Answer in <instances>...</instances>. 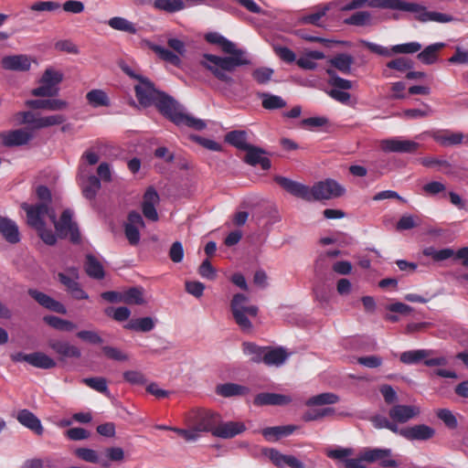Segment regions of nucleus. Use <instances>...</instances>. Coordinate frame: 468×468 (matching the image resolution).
<instances>
[{
	"label": "nucleus",
	"mask_w": 468,
	"mask_h": 468,
	"mask_svg": "<svg viewBox=\"0 0 468 468\" xmlns=\"http://www.w3.org/2000/svg\"><path fill=\"white\" fill-rule=\"evenodd\" d=\"M326 73L330 77V85L337 88L336 90H350L352 88V82L348 80H345L337 76L334 69H327Z\"/></svg>",
	"instance_id": "54"
},
{
	"label": "nucleus",
	"mask_w": 468,
	"mask_h": 468,
	"mask_svg": "<svg viewBox=\"0 0 468 468\" xmlns=\"http://www.w3.org/2000/svg\"><path fill=\"white\" fill-rule=\"evenodd\" d=\"M48 346L58 356L61 360L67 358L79 359L81 356L80 348L68 341L50 339Z\"/></svg>",
	"instance_id": "15"
},
{
	"label": "nucleus",
	"mask_w": 468,
	"mask_h": 468,
	"mask_svg": "<svg viewBox=\"0 0 468 468\" xmlns=\"http://www.w3.org/2000/svg\"><path fill=\"white\" fill-rule=\"evenodd\" d=\"M74 454L79 459L90 463H101V465L104 468H108L110 466V463L107 460H101L99 453L97 451L90 449V448H77L74 451Z\"/></svg>",
	"instance_id": "34"
},
{
	"label": "nucleus",
	"mask_w": 468,
	"mask_h": 468,
	"mask_svg": "<svg viewBox=\"0 0 468 468\" xmlns=\"http://www.w3.org/2000/svg\"><path fill=\"white\" fill-rule=\"evenodd\" d=\"M43 320L46 324L57 330L70 332L76 328V324L72 322L54 315H47Z\"/></svg>",
	"instance_id": "44"
},
{
	"label": "nucleus",
	"mask_w": 468,
	"mask_h": 468,
	"mask_svg": "<svg viewBox=\"0 0 468 468\" xmlns=\"http://www.w3.org/2000/svg\"><path fill=\"white\" fill-rule=\"evenodd\" d=\"M101 188V181L95 176L88 177L87 185L83 186L82 193L85 197L92 199L95 197L97 191Z\"/></svg>",
	"instance_id": "53"
},
{
	"label": "nucleus",
	"mask_w": 468,
	"mask_h": 468,
	"mask_svg": "<svg viewBox=\"0 0 468 468\" xmlns=\"http://www.w3.org/2000/svg\"><path fill=\"white\" fill-rule=\"evenodd\" d=\"M48 218L54 224L56 233L59 239H69L74 244L80 243L81 236L78 224L72 220V212L69 209H65L59 218H57L55 210L49 213Z\"/></svg>",
	"instance_id": "5"
},
{
	"label": "nucleus",
	"mask_w": 468,
	"mask_h": 468,
	"mask_svg": "<svg viewBox=\"0 0 468 468\" xmlns=\"http://www.w3.org/2000/svg\"><path fill=\"white\" fill-rule=\"evenodd\" d=\"M27 224L37 231L39 238L47 245L53 246L57 243V233L55 234L51 229L46 228L43 217H37V211L35 214L33 211L28 212Z\"/></svg>",
	"instance_id": "13"
},
{
	"label": "nucleus",
	"mask_w": 468,
	"mask_h": 468,
	"mask_svg": "<svg viewBox=\"0 0 468 468\" xmlns=\"http://www.w3.org/2000/svg\"><path fill=\"white\" fill-rule=\"evenodd\" d=\"M17 356H23L24 361L37 367L52 368L56 366L55 361L51 357L41 352H36L28 355L17 353Z\"/></svg>",
	"instance_id": "30"
},
{
	"label": "nucleus",
	"mask_w": 468,
	"mask_h": 468,
	"mask_svg": "<svg viewBox=\"0 0 468 468\" xmlns=\"http://www.w3.org/2000/svg\"><path fill=\"white\" fill-rule=\"evenodd\" d=\"M67 437L71 441H80L89 438L90 432L84 428H70L66 431Z\"/></svg>",
	"instance_id": "61"
},
{
	"label": "nucleus",
	"mask_w": 468,
	"mask_h": 468,
	"mask_svg": "<svg viewBox=\"0 0 468 468\" xmlns=\"http://www.w3.org/2000/svg\"><path fill=\"white\" fill-rule=\"evenodd\" d=\"M105 314L109 316H112V318L118 322L126 321L131 314L130 310L125 306H120L113 310L112 308H107L105 310Z\"/></svg>",
	"instance_id": "57"
},
{
	"label": "nucleus",
	"mask_w": 468,
	"mask_h": 468,
	"mask_svg": "<svg viewBox=\"0 0 468 468\" xmlns=\"http://www.w3.org/2000/svg\"><path fill=\"white\" fill-rule=\"evenodd\" d=\"M292 401L290 396L271 392L259 393L254 399L257 406H285Z\"/></svg>",
	"instance_id": "23"
},
{
	"label": "nucleus",
	"mask_w": 468,
	"mask_h": 468,
	"mask_svg": "<svg viewBox=\"0 0 468 468\" xmlns=\"http://www.w3.org/2000/svg\"><path fill=\"white\" fill-rule=\"evenodd\" d=\"M390 449L364 448L357 458L345 460L346 468H366L364 462L373 463L379 462L383 457H390Z\"/></svg>",
	"instance_id": "10"
},
{
	"label": "nucleus",
	"mask_w": 468,
	"mask_h": 468,
	"mask_svg": "<svg viewBox=\"0 0 468 468\" xmlns=\"http://www.w3.org/2000/svg\"><path fill=\"white\" fill-rule=\"evenodd\" d=\"M328 10H329V7L324 6L322 10H320L318 12L302 16L300 18L299 22L301 24H309V25H314L317 27H321L319 20L326 15V12Z\"/></svg>",
	"instance_id": "56"
},
{
	"label": "nucleus",
	"mask_w": 468,
	"mask_h": 468,
	"mask_svg": "<svg viewBox=\"0 0 468 468\" xmlns=\"http://www.w3.org/2000/svg\"><path fill=\"white\" fill-rule=\"evenodd\" d=\"M246 427L243 422L239 421H227L220 422L217 425L213 431V435L222 439H231L235 436L244 432Z\"/></svg>",
	"instance_id": "21"
},
{
	"label": "nucleus",
	"mask_w": 468,
	"mask_h": 468,
	"mask_svg": "<svg viewBox=\"0 0 468 468\" xmlns=\"http://www.w3.org/2000/svg\"><path fill=\"white\" fill-rule=\"evenodd\" d=\"M380 147L388 153H414L419 144L410 140L388 139L381 142Z\"/></svg>",
	"instance_id": "17"
},
{
	"label": "nucleus",
	"mask_w": 468,
	"mask_h": 468,
	"mask_svg": "<svg viewBox=\"0 0 468 468\" xmlns=\"http://www.w3.org/2000/svg\"><path fill=\"white\" fill-rule=\"evenodd\" d=\"M183 0H154V7L166 13H175L185 8Z\"/></svg>",
	"instance_id": "43"
},
{
	"label": "nucleus",
	"mask_w": 468,
	"mask_h": 468,
	"mask_svg": "<svg viewBox=\"0 0 468 468\" xmlns=\"http://www.w3.org/2000/svg\"><path fill=\"white\" fill-rule=\"evenodd\" d=\"M124 327L135 332H149L154 327V322L151 317L132 319Z\"/></svg>",
	"instance_id": "42"
},
{
	"label": "nucleus",
	"mask_w": 468,
	"mask_h": 468,
	"mask_svg": "<svg viewBox=\"0 0 468 468\" xmlns=\"http://www.w3.org/2000/svg\"><path fill=\"white\" fill-rule=\"evenodd\" d=\"M37 197L39 200L37 204L29 205L27 203H22L21 207L27 213V218H28V212L33 211L34 214L37 211V217H44L45 215H48L53 210H55L51 207L52 196L50 190L45 186H38L36 189Z\"/></svg>",
	"instance_id": "11"
},
{
	"label": "nucleus",
	"mask_w": 468,
	"mask_h": 468,
	"mask_svg": "<svg viewBox=\"0 0 468 468\" xmlns=\"http://www.w3.org/2000/svg\"><path fill=\"white\" fill-rule=\"evenodd\" d=\"M243 161L252 166L260 165L263 170H269L271 166V160L263 156L266 152L258 146L250 145L246 151Z\"/></svg>",
	"instance_id": "22"
},
{
	"label": "nucleus",
	"mask_w": 468,
	"mask_h": 468,
	"mask_svg": "<svg viewBox=\"0 0 468 468\" xmlns=\"http://www.w3.org/2000/svg\"><path fill=\"white\" fill-rule=\"evenodd\" d=\"M198 272L202 277L214 280L216 277V270L212 266L209 260H205L198 268Z\"/></svg>",
	"instance_id": "63"
},
{
	"label": "nucleus",
	"mask_w": 468,
	"mask_h": 468,
	"mask_svg": "<svg viewBox=\"0 0 468 468\" xmlns=\"http://www.w3.org/2000/svg\"><path fill=\"white\" fill-rule=\"evenodd\" d=\"M32 138V134L23 129H17L0 133V139L5 147L19 146L27 144Z\"/></svg>",
	"instance_id": "19"
},
{
	"label": "nucleus",
	"mask_w": 468,
	"mask_h": 468,
	"mask_svg": "<svg viewBox=\"0 0 468 468\" xmlns=\"http://www.w3.org/2000/svg\"><path fill=\"white\" fill-rule=\"evenodd\" d=\"M108 24L112 28L115 30L123 31L130 34H135L137 32L134 25L123 17H112L109 20Z\"/></svg>",
	"instance_id": "47"
},
{
	"label": "nucleus",
	"mask_w": 468,
	"mask_h": 468,
	"mask_svg": "<svg viewBox=\"0 0 468 468\" xmlns=\"http://www.w3.org/2000/svg\"><path fill=\"white\" fill-rule=\"evenodd\" d=\"M274 181L288 193L304 200L308 198V186L298 182L292 181L287 177L277 176Z\"/></svg>",
	"instance_id": "25"
},
{
	"label": "nucleus",
	"mask_w": 468,
	"mask_h": 468,
	"mask_svg": "<svg viewBox=\"0 0 468 468\" xmlns=\"http://www.w3.org/2000/svg\"><path fill=\"white\" fill-rule=\"evenodd\" d=\"M27 293L41 306L55 313L65 314L66 307L58 301L36 289H29Z\"/></svg>",
	"instance_id": "18"
},
{
	"label": "nucleus",
	"mask_w": 468,
	"mask_h": 468,
	"mask_svg": "<svg viewBox=\"0 0 468 468\" xmlns=\"http://www.w3.org/2000/svg\"><path fill=\"white\" fill-rule=\"evenodd\" d=\"M242 346L244 353L250 356V361L255 363L263 362V347L250 342L243 343Z\"/></svg>",
	"instance_id": "48"
},
{
	"label": "nucleus",
	"mask_w": 468,
	"mask_h": 468,
	"mask_svg": "<svg viewBox=\"0 0 468 468\" xmlns=\"http://www.w3.org/2000/svg\"><path fill=\"white\" fill-rule=\"evenodd\" d=\"M85 271L90 278L101 280L105 272L101 263L91 254L86 255Z\"/></svg>",
	"instance_id": "36"
},
{
	"label": "nucleus",
	"mask_w": 468,
	"mask_h": 468,
	"mask_svg": "<svg viewBox=\"0 0 468 468\" xmlns=\"http://www.w3.org/2000/svg\"><path fill=\"white\" fill-rule=\"evenodd\" d=\"M339 401V397L332 392L320 393L310 397L305 402L307 407L333 405Z\"/></svg>",
	"instance_id": "37"
},
{
	"label": "nucleus",
	"mask_w": 468,
	"mask_h": 468,
	"mask_svg": "<svg viewBox=\"0 0 468 468\" xmlns=\"http://www.w3.org/2000/svg\"><path fill=\"white\" fill-rule=\"evenodd\" d=\"M31 58L27 55L5 56L1 59V66L4 69L13 71H27L31 67Z\"/></svg>",
	"instance_id": "20"
},
{
	"label": "nucleus",
	"mask_w": 468,
	"mask_h": 468,
	"mask_svg": "<svg viewBox=\"0 0 468 468\" xmlns=\"http://www.w3.org/2000/svg\"><path fill=\"white\" fill-rule=\"evenodd\" d=\"M247 137L246 131L235 130L229 132L225 135V142L239 150L246 151L251 145L247 142Z\"/></svg>",
	"instance_id": "32"
},
{
	"label": "nucleus",
	"mask_w": 468,
	"mask_h": 468,
	"mask_svg": "<svg viewBox=\"0 0 468 468\" xmlns=\"http://www.w3.org/2000/svg\"><path fill=\"white\" fill-rule=\"evenodd\" d=\"M308 198L306 201L328 200L342 197L346 190L334 179H325L315 183L312 187H308Z\"/></svg>",
	"instance_id": "7"
},
{
	"label": "nucleus",
	"mask_w": 468,
	"mask_h": 468,
	"mask_svg": "<svg viewBox=\"0 0 468 468\" xmlns=\"http://www.w3.org/2000/svg\"><path fill=\"white\" fill-rule=\"evenodd\" d=\"M367 5L373 8L400 10L415 14V19L420 22L435 21L439 23H448L453 20L452 16L431 12L421 5L417 3H409L402 0H352L342 7L343 11H350L363 7Z\"/></svg>",
	"instance_id": "3"
},
{
	"label": "nucleus",
	"mask_w": 468,
	"mask_h": 468,
	"mask_svg": "<svg viewBox=\"0 0 468 468\" xmlns=\"http://www.w3.org/2000/svg\"><path fill=\"white\" fill-rule=\"evenodd\" d=\"M371 422L376 429H387L393 433L399 434V426L393 420L381 415H375L371 418Z\"/></svg>",
	"instance_id": "50"
},
{
	"label": "nucleus",
	"mask_w": 468,
	"mask_h": 468,
	"mask_svg": "<svg viewBox=\"0 0 468 468\" xmlns=\"http://www.w3.org/2000/svg\"><path fill=\"white\" fill-rule=\"evenodd\" d=\"M371 15L367 11H358L344 20V24L363 27L370 24Z\"/></svg>",
	"instance_id": "49"
},
{
	"label": "nucleus",
	"mask_w": 468,
	"mask_h": 468,
	"mask_svg": "<svg viewBox=\"0 0 468 468\" xmlns=\"http://www.w3.org/2000/svg\"><path fill=\"white\" fill-rule=\"evenodd\" d=\"M386 66L388 69L405 72L413 68V61L406 57H399L388 61Z\"/></svg>",
	"instance_id": "52"
},
{
	"label": "nucleus",
	"mask_w": 468,
	"mask_h": 468,
	"mask_svg": "<svg viewBox=\"0 0 468 468\" xmlns=\"http://www.w3.org/2000/svg\"><path fill=\"white\" fill-rule=\"evenodd\" d=\"M142 44L145 45L147 48H149L151 50H153L159 57L160 59L169 62L174 66L180 65V63H181L180 58L176 54L173 53L172 51H170L161 46L155 45L146 39L143 40Z\"/></svg>",
	"instance_id": "31"
},
{
	"label": "nucleus",
	"mask_w": 468,
	"mask_h": 468,
	"mask_svg": "<svg viewBox=\"0 0 468 468\" xmlns=\"http://www.w3.org/2000/svg\"><path fill=\"white\" fill-rule=\"evenodd\" d=\"M125 237L132 246H135L140 241V232L138 228L132 225H124Z\"/></svg>",
	"instance_id": "62"
},
{
	"label": "nucleus",
	"mask_w": 468,
	"mask_h": 468,
	"mask_svg": "<svg viewBox=\"0 0 468 468\" xmlns=\"http://www.w3.org/2000/svg\"><path fill=\"white\" fill-rule=\"evenodd\" d=\"M260 97L262 99L261 105L266 110H277L286 106V101L277 95L261 93Z\"/></svg>",
	"instance_id": "46"
},
{
	"label": "nucleus",
	"mask_w": 468,
	"mask_h": 468,
	"mask_svg": "<svg viewBox=\"0 0 468 468\" xmlns=\"http://www.w3.org/2000/svg\"><path fill=\"white\" fill-rule=\"evenodd\" d=\"M437 417L445 424L449 429H456L458 421L453 413L447 409H441L436 412Z\"/></svg>",
	"instance_id": "55"
},
{
	"label": "nucleus",
	"mask_w": 468,
	"mask_h": 468,
	"mask_svg": "<svg viewBox=\"0 0 468 468\" xmlns=\"http://www.w3.org/2000/svg\"><path fill=\"white\" fill-rule=\"evenodd\" d=\"M329 63L342 73L349 74L351 72V66L354 63V58L349 54L341 53L332 58Z\"/></svg>",
	"instance_id": "40"
},
{
	"label": "nucleus",
	"mask_w": 468,
	"mask_h": 468,
	"mask_svg": "<svg viewBox=\"0 0 468 468\" xmlns=\"http://www.w3.org/2000/svg\"><path fill=\"white\" fill-rule=\"evenodd\" d=\"M268 456H269L270 460L272 462V463L277 468H284L285 467V461L287 458L286 454L281 453L276 449H270L268 451Z\"/></svg>",
	"instance_id": "60"
},
{
	"label": "nucleus",
	"mask_w": 468,
	"mask_h": 468,
	"mask_svg": "<svg viewBox=\"0 0 468 468\" xmlns=\"http://www.w3.org/2000/svg\"><path fill=\"white\" fill-rule=\"evenodd\" d=\"M87 101L93 107L108 106L109 100L106 93L101 90H92L86 95Z\"/></svg>",
	"instance_id": "51"
},
{
	"label": "nucleus",
	"mask_w": 468,
	"mask_h": 468,
	"mask_svg": "<svg viewBox=\"0 0 468 468\" xmlns=\"http://www.w3.org/2000/svg\"><path fill=\"white\" fill-rule=\"evenodd\" d=\"M122 303L126 304L143 305L146 303L144 290L141 287H131L122 292Z\"/></svg>",
	"instance_id": "41"
},
{
	"label": "nucleus",
	"mask_w": 468,
	"mask_h": 468,
	"mask_svg": "<svg viewBox=\"0 0 468 468\" xmlns=\"http://www.w3.org/2000/svg\"><path fill=\"white\" fill-rule=\"evenodd\" d=\"M289 353L285 348L279 347H263V363L267 366H281L288 358Z\"/></svg>",
	"instance_id": "26"
},
{
	"label": "nucleus",
	"mask_w": 468,
	"mask_h": 468,
	"mask_svg": "<svg viewBox=\"0 0 468 468\" xmlns=\"http://www.w3.org/2000/svg\"><path fill=\"white\" fill-rule=\"evenodd\" d=\"M335 409L327 407L323 409L309 410L303 414L302 420L305 422L315 421L334 415Z\"/></svg>",
	"instance_id": "45"
},
{
	"label": "nucleus",
	"mask_w": 468,
	"mask_h": 468,
	"mask_svg": "<svg viewBox=\"0 0 468 468\" xmlns=\"http://www.w3.org/2000/svg\"><path fill=\"white\" fill-rule=\"evenodd\" d=\"M169 258L170 260L175 262L178 263L181 262L184 257V249L182 246V243L180 241H175L169 250Z\"/></svg>",
	"instance_id": "59"
},
{
	"label": "nucleus",
	"mask_w": 468,
	"mask_h": 468,
	"mask_svg": "<svg viewBox=\"0 0 468 468\" xmlns=\"http://www.w3.org/2000/svg\"><path fill=\"white\" fill-rule=\"evenodd\" d=\"M452 64H467L468 50H463L460 47L455 48V53L448 59Z\"/></svg>",
	"instance_id": "64"
},
{
	"label": "nucleus",
	"mask_w": 468,
	"mask_h": 468,
	"mask_svg": "<svg viewBox=\"0 0 468 468\" xmlns=\"http://www.w3.org/2000/svg\"><path fill=\"white\" fill-rule=\"evenodd\" d=\"M205 39L214 45H218L221 49L229 54V57H218L211 54H204L200 64L208 69L218 80L227 83L233 84V79L229 75L237 67L249 65L250 59L246 58L244 50L237 48L236 45L228 40L217 32L206 34Z\"/></svg>",
	"instance_id": "2"
},
{
	"label": "nucleus",
	"mask_w": 468,
	"mask_h": 468,
	"mask_svg": "<svg viewBox=\"0 0 468 468\" xmlns=\"http://www.w3.org/2000/svg\"><path fill=\"white\" fill-rule=\"evenodd\" d=\"M16 420L18 422L28 430L32 431L37 435H42L44 428L40 420L28 410H20L17 412Z\"/></svg>",
	"instance_id": "24"
},
{
	"label": "nucleus",
	"mask_w": 468,
	"mask_h": 468,
	"mask_svg": "<svg viewBox=\"0 0 468 468\" xmlns=\"http://www.w3.org/2000/svg\"><path fill=\"white\" fill-rule=\"evenodd\" d=\"M296 427L294 425L267 427L261 431L263 437L268 441H277L282 437L291 435Z\"/></svg>",
	"instance_id": "33"
},
{
	"label": "nucleus",
	"mask_w": 468,
	"mask_h": 468,
	"mask_svg": "<svg viewBox=\"0 0 468 468\" xmlns=\"http://www.w3.org/2000/svg\"><path fill=\"white\" fill-rule=\"evenodd\" d=\"M464 135L462 133H452L449 131L443 133H436L433 134V139L442 146H452L461 144Z\"/></svg>",
	"instance_id": "38"
},
{
	"label": "nucleus",
	"mask_w": 468,
	"mask_h": 468,
	"mask_svg": "<svg viewBox=\"0 0 468 468\" xmlns=\"http://www.w3.org/2000/svg\"><path fill=\"white\" fill-rule=\"evenodd\" d=\"M135 96L141 106L147 108L154 105L159 112L177 126H187L196 131L207 127L206 122L182 112L180 105L171 96L155 89L148 79H142L134 87Z\"/></svg>",
	"instance_id": "1"
},
{
	"label": "nucleus",
	"mask_w": 468,
	"mask_h": 468,
	"mask_svg": "<svg viewBox=\"0 0 468 468\" xmlns=\"http://www.w3.org/2000/svg\"><path fill=\"white\" fill-rule=\"evenodd\" d=\"M0 233L9 243L16 244L20 240L16 224L7 218L0 217Z\"/></svg>",
	"instance_id": "29"
},
{
	"label": "nucleus",
	"mask_w": 468,
	"mask_h": 468,
	"mask_svg": "<svg viewBox=\"0 0 468 468\" xmlns=\"http://www.w3.org/2000/svg\"><path fill=\"white\" fill-rule=\"evenodd\" d=\"M435 430L426 424H417L401 429L399 434L410 441H428L435 435Z\"/></svg>",
	"instance_id": "16"
},
{
	"label": "nucleus",
	"mask_w": 468,
	"mask_h": 468,
	"mask_svg": "<svg viewBox=\"0 0 468 468\" xmlns=\"http://www.w3.org/2000/svg\"><path fill=\"white\" fill-rule=\"evenodd\" d=\"M26 105L31 109H45L48 111H61L68 107V102L59 99L29 100Z\"/></svg>",
	"instance_id": "28"
},
{
	"label": "nucleus",
	"mask_w": 468,
	"mask_h": 468,
	"mask_svg": "<svg viewBox=\"0 0 468 468\" xmlns=\"http://www.w3.org/2000/svg\"><path fill=\"white\" fill-rule=\"evenodd\" d=\"M220 420L219 414L206 409L193 410L186 416V421L190 427L195 428L198 432L210 431L212 434Z\"/></svg>",
	"instance_id": "6"
},
{
	"label": "nucleus",
	"mask_w": 468,
	"mask_h": 468,
	"mask_svg": "<svg viewBox=\"0 0 468 468\" xmlns=\"http://www.w3.org/2000/svg\"><path fill=\"white\" fill-rule=\"evenodd\" d=\"M445 47L444 43H436L426 47L417 58L424 64H433L438 58V52Z\"/></svg>",
	"instance_id": "39"
},
{
	"label": "nucleus",
	"mask_w": 468,
	"mask_h": 468,
	"mask_svg": "<svg viewBox=\"0 0 468 468\" xmlns=\"http://www.w3.org/2000/svg\"><path fill=\"white\" fill-rule=\"evenodd\" d=\"M58 279L74 299L86 300L89 298V295L82 290L77 279L71 278L64 272H58Z\"/></svg>",
	"instance_id": "27"
},
{
	"label": "nucleus",
	"mask_w": 468,
	"mask_h": 468,
	"mask_svg": "<svg viewBox=\"0 0 468 468\" xmlns=\"http://www.w3.org/2000/svg\"><path fill=\"white\" fill-rule=\"evenodd\" d=\"M359 43L372 53L383 57H391L394 54H413L421 49V45L418 42L395 45L391 48H384L364 39L359 40Z\"/></svg>",
	"instance_id": "9"
},
{
	"label": "nucleus",
	"mask_w": 468,
	"mask_h": 468,
	"mask_svg": "<svg viewBox=\"0 0 468 468\" xmlns=\"http://www.w3.org/2000/svg\"><path fill=\"white\" fill-rule=\"evenodd\" d=\"M63 80V74L52 68L47 69L40 80V86L33 89L31 93L36 97L52 98L58 94V85Z\"/></svg>",
	"instance_id": "8"
},
{
	"label": "nucleus",
	"mask_w": 468,
	"mask_h": 468,
	"mask_svg": "<svg viewBox=\"0 0 468 468\" xmlns=\"http://www.w3.org/2000/svg\"><path fill=\"white\" fill-rule=\"evenodd\" d=\"M216 392L219 396L229 398L233 396H243L249 392V388L232 382H227L225 384L218 385L216 388Z\"/></svg>",
	"instance_id": "35"
},
{
	"label": "nucleus",
	"mask_w": 468,
	"mask_h": 468,
	"mask_svg": "<svg viewBox=\"0 0 468 468\" xmlns=\"http://www.w3.org/2000/svg\"><path fill=\"white\" fill-rule=\"evenodd\" d=\"M431 351L426 349L410 350L400 354V361L404 364H419L423 362L425 366H445L447 360L445 357L429 358Z\"/></svg>",
	"instance_id": "12"
},
{
	"label": "nucleus",
	"mask_w": 468,
	"mask_h": 468,
	"mask_svg": "<svg viewBox=\"0 0 468 468\" xmlns=\"http://www.w3.org/2000/svg\"><path fill=\"white\" fill-rule=\"evenodd\" d=\"M249 298L243 293H236L230 301V312L239 329L244 333H251L253 325L250 318L258 315L259 308L249 304Z\"/></svg>",
	"instance_id": "4"
},
{
	"label": "nucleus",
	"mask_w": 468,
	"mask_h": 468,
	"mask_svg": "<svg viewBox=\"0 0 468 468\" xmlns=\"http://www.w3.org/2000/svg\"><path fill=\"white\" fill-rule=\"evenodd\" d=\"M420 414L416 405L395 404L388 410V417L394 423H406Z\"/></svg>",
	"instance_id": "14"
},
{
	"label": "nucleus",
	"mask_w": 468,
	"mask_h": 468,
	"mask_svg": "<svg viewBox=\"0 0 468 468\" xmlns=\"http://www.w3.org/2000/svg\"><path fill=\"white\" fill-rule=\"evenodd\" d=\"M273 74V70L269 68H259L252 72L254 80L260 83L264 84L268 82Z\"/></svg>",
	"instance_id": "58"
}]
</instances>
